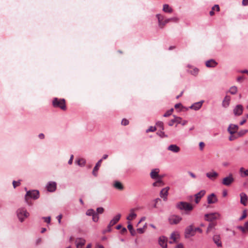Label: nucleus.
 Returning a JSON list of instances; mask_svg holds the SVG:
<instances>
[{
    "label": "nucleus",
    "mask_w": 248,
    "mask_h": 248,
    "mask_svg": "<svg viewBox=\"0 0 248 248\" xmlns=\"http://www.w3.org/2000/svg\"><path fill=\"white\" fill-rule=\"evenodd\" d=\"M188 173L192 178L195 179L196 178V175L194 173L191 171H189Z\"/></svg>",
    "instance_id": "13d9d810"
},
{
    "label": "nucleus",
    "mask_w": 248,
    "mask_h": 248,
    "mask_svg": "<svg viewBox=\"0 0 248 248\" xmlns=\"http://www.w3.org/2000/svg\"><path fill=\"white\" fill-rule=\"evenodd\" d=\"M97 214H102L104 211V209L102 207H98L97 208Z\"/></svg>",
    "instance_id": "09e8293b"
},
{
    "label": "nucleus",
    "mask_w": 248,
    "mask_h": 248,
    "mask_svg": "<svg viewBox=\"0 0 248 248\" xmlns=\"http://www.w3.org/2000/svg\"><path fill=\"white\" fill-rule=\"evenodd\" d=\"M175 248H184V247L182 244L180 243V244H177L175 246Z\"/></svg>",
    "instance_id": "680f3d73"
},
{
    "label": "nucleus",
    "mask_w": 248,
    "mask_h": 248,
    "mask_svg": "<svg viewBox=\"0 0 248 248\" xmlns=\"http://www.w3.org/2000/svg\"><path fill=\"white\" fill-rule=\"evenodd\" d=\"M236 138V137L233 135V134L232 135H231L230 137H229V140L232 141V140H235V139Z\"/></svg>",
    "instance_id": "e2e57ef3"
},
{
    "label": "nucleus",
    "mask_w": 248,
    "mask_h": 248,
    "mask_svg": "<svg viewBox=\"0 0 248 248\" xmlns=\"http://www.w3.org/2000/svg\"><path fill=\"white\" fill-rule=\"evenodd\" d=\"M168 150L174 153L180 152V148L175 144H171L168 147Z\"/></svg>",
    "instance_id": "6ab92c4d"
},
{
    "label": "nucleus",
    "mask_w": 248,
    "mask_h": 248,
    "mask_svg": "<svg viewBox=\"0 0 248 248\" xmlns=\"http://www.w3.org/2000/svg\"><path fill=\"white\" fill-rule=\"evenodd\" d=\"M156 16L158 21V25L161 29L163 28V22H164V16L161 15H157Z\"/></svg>",
    "instance_id": "473e14b6"
},
{
    "label": "nucleus",
    "mask_w": 248,
    "mask_h": 248,
    "mask_svg": "<svg viewBox=\"0 0 248 248\" xmlns=\"http://www.w3.org/2000/svg\"><path fill=\"white\" fill-rule=\"evenodd\" d=\"M206 177L211 180H215L219 176L217 172L212 170L206 173Z\"/></svg>",
    "instance_id": "9b49d317"
},
{
    "label": "nucleus",
    "mask_w": 248,
    "mask_h": 248,
    "mask_svg": "<svg viewBox=\"0 0 248 248\" xmlns=\"http://www.w3.org/2000/svg\"><path fill=\"white\" fill-rule=\"evenodd\" d=\"M44 219V221L46 222H47L48 223H49L51 220V217H44L43 218Z\"/></svg>",
    "instance_id": "3c124183"
},
{
    "label": "nucleus",
    "mask_w": 248,
    "mask_h": 248,
    "mask_svg": "<svg viewBox=\"0 0 248 248\" xmlns=\"http://www.w3.org/2000/svg\"><path fill=\"white\" fill-rule=\"evenodd\" d=\"M196 233V230L193 225H189L185 230V236L186 238L194 236Z\"/></svg>",
    "instance_id": "423d86ee"
},
{
    "label": "nucleus",
    "mask_w": 248,
    "mask_h": 248,
    "mask_svg": "<svg viewBox=\"0 0 248 248\" xmlns=\"http://www.w3.org/2000/svg\"><path fill=\"white\" fill-rule=\"evenodd\" d=\"M98 219H99V216H98L97 213H95L93 215V220L94 222H97V221H98Z\"/></svg>",
    "instance_id": "a18cd8bd"
},
{
    "label": "nucleus",
    "mask_w": 248,
    "mask_h": 248,
    "mask_svg": "<svg viewBox=\"0 0 248 248\" xmlns=\"http://www.w3.org/2000/svg\"><path fill=\"white\" fill-rule=\"evenodd\" d=\"M246 217H247L246 211H243V215L242 216V217H240V219L241 220L244 219L245 218H246Z\"/></svg>",
    "instance_id": "4d7b16f0"
},
{
    "label": "nucleus",
    "mask_w": 248,
    "mask_h": 248,
    "mask_svg": "<svg viewBox=\"0 0 248 248\" xmlns=\"http://www.w3.org/2000/svg\"><path fill=\"white\" fill-rule=\"evenodd\" d=\"M73 158H74V155H72L70 157V158L68 161V164L71 165L72 164V162H73Z\"/></svg>",
    "instance_id": "338daca9"
},
{
    "label": "nucleus",
    "mask_w": 248,
    "mask_h": 248,
    "mask_svg": "<svg viewBox=\"0 0 248 248\" xmlns=\"http://www.w3.org/2000/svg\"><path fill=\"white\" fill-rule=\"evenodd\" d=\"M173 111V108H171L169 110H168L164 115H163V116L164 117H168L169 116H170L171 113H172V112Z\"/></svg>",
    "instance_id": "37998d69"
},
{
    "label": "nucleus",
    "mask_w": 248,
    "mask_h": 248,
    "mask_svg": "<svg viewBox=\"0 0 248 248\" xmlns=\"http://www.w3.org/2000/svg\"><path fill=\"white\" fill-rule=\"evenodd\" d=\"M62 217V215H59L57 217V218L58 219V222H59V223L60 224L61 223V219Z\"/></svg>",
    "instance_id": "052dcab7"
},
{
    "label": "nucleus",
    "mask_w": 248,
    "mask_h": 248,
    "mask_svg": "<svg viewBox=\"0 0 248 248\" xmlns=\"http://www.w3.org/2000/svg\"><path fill=\"white\" fill-rule=\"evenodd\" d=\"M127 228L129 230V231L130 232L131 234L132 235H134L135 234V231L134 230L133 228V226L132 225V224H128V226H127Z\"/></svg>",
    "instance_id": "a19ab883"
},
{
    "label": "nucleus",
    "mask_w": 248,
    "mask_h": 248,
    "mask_svg": "<svg viewBox=\"0 0 248 248\" xmlns=\"http://www.w3.org/2000/svg\"><path fill=\"white\" fill-rule=\"evenodd\" d=\"M178 18L177 17H172V18H170L166 19L163 22V25H162L163 28H164V27L167 23H168L170 22H178Z\"/></svg>",
    "instance_id": "c756f323"
},
{
    "label": "nucleus",
    "mask_w": 248,
    "mask_h": 248,
    "mask_svg": "<svg viewBox=\"0 0 248 248\" xmlns=\"http://www.w3.org/2000/svg\"><path fill=\"white\" fill-rule=\"evenodd\" d=\"M39 193L37 190H32L27 191L25 196V201L28 204H31L30 202L29 198H32L33 199H37L39 198Z\"/></svg>",
    "instance_id": "20e7f679"
},
{
    "label": "nucleus",
    "mask_w": 248,
    "mask_h": 248,
    "mask_svg": "<svg viewBox=\"0 0 248 248\" xmlns=\"http://www.w3.org/2000/svg\"><path fill=\"white\" fill-rule=\"evenodd\" d=\"M102 162V159H100L98 162L96 163L95 166L94 167L93 170V174L96 177L97 176V171L99 170L101 163Z\"/></svg>",
    "instance_id": "4be33fe9"
},
{
    "label": "nucleus",
    "mask_w": 248,
    "mask_h": 248,
    "mask_svg": "<svg viewBox=\"0 0 248 248\" xmlns=\"http://www.w3.org/2000/svg\"><path fill=\"white\" fill-rule=\"evenodd\" d=\"M77 164L80 166H83L85 165L86 161L83 158H80L77 161Z\"/></svg>",
    "instance_id": "4c0bfd02"
},
{
    "label": "nucleus",
    "mask_w": 248,
    "mask_h": 248,
    "mask_svg": "<svg viewBox=\"0 0 248 248\" xmlns=\"http://www.w3.org/2000/svg\"><path fill=\"white\" fill-rule=\"evenodd\" d=\"M244 108L242 105H237L233 110V113L235 116H240L243 111Z\"/></svg>",
    "instance_id": "9d476101"
},
{
    "label": "nucleus",
    "mask_w": 248,
    "mask_h": 248,
    "mask_svg": "<svg viewBox=\"0 0 248 248\" xmlns=\"http://www.w3.org/2000/svg\"><path fill=\"white\" fill-rule=\"evenodd\" d=\"M239 172L242 177L248 176V170H245L243 167L240 168Z\"/></svg>",
    "instance_id": "f704fd0d"
},
{
    "label": "nucleus",
    "mask_w": 248,
    "mask_h": 248,
    "mask_svg": "<svg viewBox=\"0 0 248 248\" xmlns=\"http://www.w3.org/2000/svg\"><path fill=\"white\" fill-rule=\"evenodd\" d=\"M95 211L93 209H89L86 212V215L87 216H92L95 213Z\"/></svg>",
    "instance_id": "c03bdc74"
},
{
    "label": "nucleus",
    "mask_w": 248,
    "mask_h": 248,
    "mask_svg": "<svg viewBox=\"0 0 248 248\" xmlns=\"http://www.w3.org/2000/svg\"><path fill=\"white\" fill-rule=\"evenodd\" d=\"M205 146V144L203 142H200L199 143L200 149L202 151Z\"/></svg>",
    "instance_id": "5fc2aeb1"
},
{
    "label": "nucleus",
    "mask_w": 248,
    "mask_h": 248,
    "mask_svg": "<svg viewBox=\"0 0 248 248\" xmlns=\"http://www.w3.org/2000/svg\"><path fill=\"white\" fill-rule=\"evenodd\" d=\"M156 125L162 128V130L164 129L163 128V123L162 122H158L156 123Z\"/></svg>",
    "instance_id": "864d4df0"
},
{
    "label": "nucleus",
    "mask_w": 248,
    "mask_h": 248,
    "mask_svg": "<svg viewBox=\"0 0 248 248\" xmlns=\"http://www.w3.org/2000/svg\"><path fill=\"white\" fill-rule=\"evenodd\" d=\"M121 214H118L114 218L110 221L108 226V231L109 232L111 230V227L116 224L118 221L120 220L121 217Z\"/></svg>",
    "instance_id": "ddd939ff"
},
{
    "label": "nucleus",
    "mask_w": 248,
    "mask_h": 248,
    "mask_svg": "<svg viewBox=\"0 0 248 248\" xmlns=\"http://www.w3.org/2000/svg\"><path fill=\"white\" fill-rule=\"evenodd\" d=\"M205 64L208 67H215L217 65V62L214 60H210L206 62Z\"/></svg>",
    "instance_id": "bb28decb"
},
{
    "label": "nucleus",
    "mask_w": 248,
    "mask_h": 248,
    "mask_svg": "<svg viewBox=\"0 0 248 248\" xmlns=\"http://www.w3.org/2000/svg\"><path fill=\"white\" fill-rule=\"evenodd\" d=\"M202 103L201 102H197L193 105H192L190 108L191 109H193L194 110H198L202 106Z\"/></svg>",
    "instance_id": "2f4dec72"
},
{
    "label": "nucleus",
    "mask_w": 248,
    "mask_h": 248,
    "mask_svg": "<svg viewBox=\"0 0 248 248\" xmlns=\"http://www.w3.org/2000/svg\"><path fill=\"white\" fill-rule=\"evenodd\" d=\"M86 241L82 238H78L76 240L77 248H82L83 246L85 245Z\"/></svg>",
    "instance_id": "412c9836"
},
{
    "label": "nucleus",
    "mask_w": 248,
    "mask_h": 248,
    "mask_svg": "<svg viewBox=\"0 0 248 248\" xmlns=\"http://www.w3.org/2000/svg\"><path fill=\"white\" fill-rule=\"evenodd\" d=\"M156 127L155 126H150L148 129L146 130V132H154L156 130Z\"/></svg>",
    "instance_id": "49530a36"
},
{
    "label": "nucleus",
    "mask_w": 248,
    "mask_h": 248,
    "mask_svg": "<svg viewBox=\"0 0 248 248\" xmlns=\"http://www.w3.org/2000/svg\"><path fill=\"white\" fill-rule=\"evenodd\" d=\"M230 96L226 95L222 102V106L224 108H227L230 105Z\"/></svg>",
    "instance_id": "b1692460"
},
{
    "label": "nucleus",
    "mask_w": 248,
    "mask_h": 248,
    "mask_svg": "<svg viewBox=\"0 0 248 248\" xmlns=\"http://www.w3.org/2000/svg\"><path fill=\"white\" fill-rule=\"evenodd\" d=\"M95 248H104V246L98 243L96 244Z\"/></svg>",
    "instance_id": "0e129e2a"
},
{
    "label": "nucleus",
    "mask_w": 248,
    "mask_h": 248,
    "mask_svg": "<svg viewBox=\"0 0 248 248\" xmlns=\"http://www.w3.org/2000/svg\"><path fill=\"white\" fill-rule=\"evenodd\" d=\"M213 240L218 247L221 246V242L220 241V236L219 235H214L213 237Z\"/></svg>",
    "instance_id": "72a5a7b5"
},
{
    "label": "nucleus",
    "mask_w": 248,
    "mask_h": 248,
    "mask_svg": "<svg viewBox=\"0 0 248 248\" xmlns=\"http://www.w3.org/2000/svg\"><path fill=\"white\" fill-rule=\"evenodd\" d=\"M182 219V217L180 216L173 215L169 217V221L170 224H177L179 223Z\"/></svg>",
    "instance_id": "1a4fd4ad"
},
{
    "label": "nucleus",
    "mask_w": 248,
    "mask_h": 248,
    "mask_svg": "<svg viewBox=\"0 0 248 248\" xmlns=\"http://www.w3.org/2000/svg\"><path fill=\"white\" fill-rule=\"evenodd\" d=\"M240 202L243 205L246 206L247 203L248 197L245 193H241L240 194Z\"/></svg>",
    "instance_id": "aec40b11"
},
{
    "label": "nucleus",
    "mask_w": 248,
    "mask_h": 248,
    "mask_svg": "<svg viewBox=\"0 0 248 248\" xmlns=\"http://www.w3.org/2000/svg\"><path fill=\"white\" fill-rule=\"evenodd\" d=\"M242 3L243 5H248V0H243Z\"/></svg>",
    "instance_id": "774afa93"
},
{
    "label": "nucleus",
    "mask_w": 248,
    "mask_h": 248,
    "mask_svg": "<svg viewBox=\"0 0 248 248\" xmlns=\"http://www.w3.org/2000/svg\"><path fill=\"white\" fill-rule=\"evenodd\" d=\"M20 184V182H16V181H14L13 182V186L15 188L17 186H19Z\"/></svg>",
    "instance_id": "6e6d98bb"
},
{
    "label": "nucleus",
    "mask_w": 248,
    "mask_h": 248,
    "mask_svg": "<svg viewBox=\"0 0 248 248\" xmlns=\"http://www.w3.org/2000/svg\"><path fill=\"white\" fill-rule=\"evenodd\" d=\"M113 186L115 188L119 190H122L124 189L123 185L119 181H115L113 184Z\"/></svg>",
    "instance_id": "7c9ffc66"
},
{
    "label": "nucleus",
    "mask_w": 248,
    "mask_h": 248,
    "mask_svg": "<svg viewBox=\"0 0 248 248\" xmlns=\"http://www.w3.org/2000/svg\"><path fill=\"white\" fill-rule=\"evenodd\" d=\"M167 238L165 236H161L159 238L158 243L162 248H167Z\"/></svg>",
    "instance_id": "2eb2a0df"
},
{
    "label": "nucleus",
    "mask_w": 248,
    "mask_h": 248,
    "mask_svg": "<svg viewBox=\"0 0 248 248\" xmlns=\"http://www.w3.org/2000/svg\"><path fill=\"white\" fill-rule=\"evenodd\" d=\"M216 225V223L215 222H210L208 226L206 232L207 233H209L211 231V230L215 228Z\"/></svg>",
    "instance_id": "e433bc0d"
},
{
    "label": "nucleus",
    "mask_w": 248,
    "mask_h": 248,
    "mask_svg": "<svg viewBox=\"0 0 248 248\" xmlns=\"http://www.w3.org/2000/svg\"><path fill=\"white\" fill-rule=\"evenodd\" d=\"M213 10H216L217 11H219L220 8L218 5H215L212 7Z\"/></svg>",
    "instance_id": "603ef678"
},
{
    "label": "nucleus",
    "mask_w": 248,
    "mask_h": 248,
    "mask_svg": "<svg viewBox=\"0 0 248 248\" xmlns=\"http://www.w3.org/2000/svg\"><path fill=\"white\" fill-rule=\"evenodd\" d=\"M248 132V130L245 129V130H240L239 132H238L237 135L238 137H241L245 134H246Z\"/></svg>",
    "instance_id": "ea45409f"
},
{
    "label": "nucleus",
    "mask_w": 248,
    "mask_h": 248,
    "mask_svg": "<svg viewBox=\"0 0 248 248\" xmlns=\"http://www.w3.org/2000/svg\"><path fill=\"white\" fill-rule=\"evenodd\" d=\"M159 170L158 169H155L152 170L150 173V176L152 179H157L159 178H163V175H159Z\"/></svg>",
    "instance_id": "f8f14e48"
},
{
    "label": "nucleus",
    "mask_w": 248,
    "mask_h": 248,
    "mask_svg": "<svg viewBox=\"0 0 248 248\" xmlns=\"http://www.w3.org/2000/svg\"><path fill=\"white\" fill-rule=\"evenodd\" d=\"M163 10L164 12L166 13H171L172 12V8L170 7V6L168 4H164L163 5Z\"/></svg>",
    "instance_id": "c9c22d12"
},
{
    "label": "nucleus",
    "mask_w": 248,
    "mask_h": 248,
    "mask_svg": "<svg viewBox=\"0 0 248 248\" xmlns=\"http://www.w3.org/2000/svg\"><path fill=\"white\" fill-rule=\"evenodd\" d=\"M137 231L139 233H143L144 232V228H138V229H137Z\"/></svg>",
    "instance_id": "bf43d9fd"
},
{
    "label": "nucleus",
    "mask_w": 248,
    "mask_h": 248,
    "mask_svg": "<svg viewBox=\"0 0 248 248\" xmlns=\"http://www.w3.org/2000/svg\"><path fill=\"white\" fill-rule=\"evenodd\" d=\"M170 187L167 186L163 188L160 192L159 196L164 201H166L168 200V191Z\"/></svg>",
    "instance_id": "4468645a"
},
{
    "label": "nucleus",
    "mask_w": 248,
    "mask_h": 248,
    "mask_svg": "<svg viewBox=\"0 0 248 248\" xmlns=\"http://www.w3.org/2000/svg\"><path fill=\"white\" fill-rule=\"evenodd\" d=\"M179 238V234L177 232H174L171 233L170 236V243H172L174 242H176Z\"/></svg>",
    "instance_id": "5701e85b"
},
{
    "label": "nucleus",
    "mask_w": 248,
    "mask_h": 248,
    "mask_svg": "<svg viewBox=\"0 0 248 248\" xmlns=\"http://www.w3.org/2000/svg\"><path fill=\"white\" fill-rule=\"evenodd\" d=\"M17 216L19 220L23 222L25 218L29 216V213L25 208H19L17 211Z\"/></svg>",
    "instance_id": "39448f33"
},
{
    "label": "nucleus",
    "mask_w": 248,
    "mask_h": 248,
    "mask_svg": "<svg viewBox=\"0 0 248 248\" xmlns=\"http://www.w3.org/2000/svg\"><path fill=\"white\" fill-rule=\"evenodd\" d=\"M205 191L204 190H202L200 191L199 192L195 195V202L196 203H198L200 201L201 199L205 195Z\"/></svg>",
    "instance_id": "a211bd4d"
},
{
    "label": "nucleus",
    "mask_w": 248,
    "mask_h": 248,
    "mask_svg": "<svg viewBox=\"0 0 248 248\" xmlns=\"http://www.w3.org/2000/svg\"><path fill=\"white\" fill-rule=\"evenodd\" d=\"M244 79L243 77H239L237 78V81L239 82H241Z\"/></svg>",
    "instance_id": "69168bd1"
},
{
    "label": "nucleus",
    "mask_w": 248,
    "mask_h": 248,
    "mask_svg": "<svg viewBox=\"0 0 248 248\" xmlns=\"http://www.w3.org/2000/svg\"><path fill=\"white\" fill-rule=\"evenodd\" d=\"M198 72L199 70L196 68H194L192 70L189 71V72L194 76H196L198 74Z\"/></svg>",
    "instance_id": "79ce46f5"
},
{
    "label": "nucleus",
    "mask_w": 248,
    "mask_h": 248,
    "mask_svg": "<svg viewBox=\"0 0 248 248\" xmlns=\"http://www.w3.org/2000/svg\"><path fill=\"white\" fill-rule=\"evenodd\" d=\"M237 88L235 86L232 87L229 90V92L232 94H235L237 93Z\"/></svg>",
    "instance_id": "58836bf2"
},
{
    "label": "nucleus",
    "mask_w": 248,
    "mask_h": 248,
    "mask_svg": "<svg viewBox=\"0 0 248 248\" xmlns=\"http://www.w3.org/2000/svg\"><path fill=\"white\" fill-rule=\"evenodd\" d=\"M217 199L216 196L212 193L207 197V202L209 204H212L217 202Z\"/></svg>",
    "instance_id": "dca6fc26"
},
{
    "label": "nucleus",
    "mask_w": 248,
    "mask_h": 248,
    "mask_svg": "<svg viewBox=\"0 0 248 248\" xmlns=\"http://www.w3.org/2000/svg\"><path fill=\"white\" fill-rule=\"evenodd\" d=\"M176 207L181 210H185L186 213H189L193 209V206L191 204L184 202H178Z\"/></svg>",
    "instance_id": "f257e3e1"
},
{
    "label": "nucleus",
    "mask_w": 248,
    "mask_h": 248,
    "mask_svg": "<svg viewBox=\"0 0 248 248\" xmlns=\"http://www.w3.org/2000/svg\"><path fill=\"white\" fill-rule=\"evenodd\" d=\"M53 106L55 108H59L63 110L66 109L65 100L64 99L54 98L52 101Z\"/></svg>",
    "instance_id": "f03ea898"
},
{
    "label": "nucleus",
    "mask_w": 248,
    "mask_h": 248,
    "mask_svg": "<svg viewBox=\"0 0 248 248\" xmlns=\"http://www.w3.org/2000/svg\"><path fill=\"white\" fill-rule=\"evenodd\" d=\"M234 181L235 178L233 174L230 173L228 175L222 179L221 183L225 186H230L234 182Z\"/></svg>",
    "instance_id": "7ed1b4c3"
},
{
    "label": "nucleus",
    "mask_w": 248,
    "mask_h": 248,
    "mask_svg": "<svg viewBox=\"0 0 248 248\" xmlns=\"http://www.w3.org/2000/svg\"><path fill=\"white\" fill-rule=\"evenodd\" d=\"M160 201H161V200L159 198H156V199H155L154 201V202H155L154 206H153L154 207L156 208L157 203H158V202H160Z\"/></svg>",
    "instance_id": "8fccbe9b"
},
{
    "label": "nucleus",
    "mask_w": 248,
    "mask_h": 248,
    "mask_svg": "<svg viewBox=\"0 0 248 248\" xmlns=\"http://www.w3.org/2000/svg\"><path fill=\"white\" fill-rule=\"evenodd\" d=\"M238 229L243 233L248 232V221L245 223L244 226H238Z\"/></svg>",
    "instance_id": "c85d7f7f"
},
{
    "label": "nucleus",
    "mask_w": 248,
    "mask_h": 248,
    "mask_svg": "<svg viewBox=\"0 0 248 248\" xmlns=\"http://www.w3.org/2000/svg\"><path fill=\"white\" fill-rule=\"evenodd\" d=\"M122 124L124 125H127L129 124V121L126 119H123L122 121Z\"/></svg>",
    "instance_id": "de8ad7c7"
},
{
    "label": "nucleus",
    "mask_w": 248,
    "mask_h": 248,
    "mask_svg": "<svg viewBox=\"0 0 248 248\" xmlns=\"http://www.w3.org/2000/svg\"><path fill=\"white\" fill-rule=\"evenodd\" d=\"M173 117L174 119L171 120L169 123V125L170 126H172L174 123L181 124L183 125H185L187 123V121L183 120L181 117H177L176 116H173Z\"/></svg>",
    "instance_id": "0eeeda50"
},
{
    "label": "nucleus",
    "mask_w": 248,
    "mask_h": 248,
    "mask_svg": "<svg viewBox=\"0 0 248 248\" xmlns=\"http://www.w3.org/2000/svg\"><path fill=\"white\" fill-rule=\"evenodd\" d=\"M135 209H132L130 210V213L126 217V219L130 221L136 218L137 215L134 213Z\"/></svg>",
    "instance_id": "cd10ccee"
},
{
    "label": "nucleus",
    "mask_w": 248,
    "mask_h": 248,
    "mask_svg": "<svg viewBox=\"0 0 248 248\" xmlns=\"http://www.w3.org/2000/svg\"><path fill=\"white\" fill-rule=\"evenodd\" d=\"M56 184L54 182L49 183L47 186V190L49 192L54 191L56 189Z\"/></svg>",
    "instance_id": "a878e982"
},
{
    "label": "nucleus",
    "mask_w": 248,
    "mask_h": 248,
    "mask_svg": "<svg viewBox=\"0 0 248 248\" xmlns=\"http://www.w3.org/2000/svg\"><path fill=\"white\" fill-rule=\"evenodd\" d=\"M238 129V126L237 125L231 124L228 128V131L231 135L235 133Z\"/></svg>",
    "instance_id": "f3484780"
},
{
    "label": "nucleus",
    "mask_w": 248,
    "mask_h": 248,
    "mask_svg": "<svg viewBox=\"0 0 248 248\" xmlns=\"http://www.w3.org/2000/svg\"><path fill=\"white\" fill-rule=\"evenodd\" d=\"M219 216L220 215L217 213L207 214L205 215V219L210 222H213V220L218 218Z\"/></svg>",
    "instance_id": "6e6552de"
},
{
    "label": "nucleus",
    "mask_w": 248,
    "mask_h": 248,
    "mask_svg": "<svg viewBox=\"0 0 248 248\" xmlns=\"http://www.w3.org/2000/svg\"><path fill=\"white\" fill-rule=\"evenodd\" d=\"M162 178L156 179V181L153 184L154 186L161 187L165 185V183L162 181Z\"/></svg>",
    "instance_id": "393cba45"
}]
</instances>
